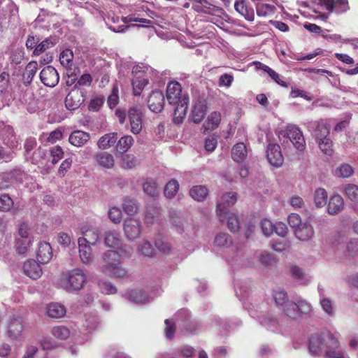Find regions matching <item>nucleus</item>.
Wrapping results in <instances>:
<instances>
[{"mask_svg":"<svg viewBox=\"0 0 358 358\" xmlns=\"http://www.w3.org/2000/svg\"><path fill=\"white\" fill-rule=\"evenodd\" d=\"M308 347L309 352L313 356H319L324 350L325 358H348L339 349L338 340L329 331L311 335Z\"/></svg>","mask_w":358,"mask_h":358,"instance_id":"nucleus-1","label":"nucleus"},{"mask_svg":"<svg viewBox=\"0 0 358 358\" xmlns=\"http://www.w3.org/2000/svg\"><path fill=\"white\" fill-rule=\"evenodd\" d=\"M133 252V248L127 245H122L118 250H108L102 257L103 264L100 271L115 278H124L127 275V271L122 266L123 260L129 258Z\"/></svg>","mask_w":358,"mask_h":358,"instance_id":"nucleus-2","label":"nucleus"},{"mask_svg":"<svg viewBox=\"0 0 358 358\" xmlns=\"http://www.w3.org/2000/svg\"><path fill=\"white\" fill-rule=\"evenodd\" d=\"M166 99L169 104L176 106L173 120L174 123L180 124L186 116L189 96L182 91V87L178 82L169 83L166 88Z\"/></svg>","mask_w":358,"mask_h":358,"instance_id":"nucleus-3","label":"nucleus"},{"mask_svg":"<svg viewBox=\"0 0 358 358\" xmlns=\"http://www.w3.org/2000/svg\"><path fill=\"white\" fill-rule=\"evenodd\" d=\"M308 130L315 138L321 151L327 155L332 154V141L329 138L330 125L325 120H311L305 124Z\"/></svg>","mask_w":358,"mask_h":358,"instance_id":"nucleus-4","label":"nucleus"},{"mask_svg":"<svg viewBox=\"0 0 358 358\" xmlns=\"http://www.w3.org/2000/svg\"><path fill=\"white\" fill-rule=\"evenodd\" d=\"M175 320L176 321H173L169 319L165 320V333L168 338L171 339L173 337L177 324L186 334H192L196 332L198 324L196 322L189 320L187 310H180L178 313Z\"/></svg>","mask_w":358,"mask_h":358,"instance_id":"nucleus-5","label":"nucleus"},{"mask_svg":"<svg viewBox=\"0 0 358 358\" xmlns=\"http://www.w3.org/2000/svg\"><path fill=\"white\" fill-rule=\"evenodd\" d=\"M64 289L68 292L80 290L86 282L83 271L76 268L63 275Z\"/></svg>","mask_w":358,"mask_h":358,"instance_id":"nucleus-6","label":"nucleus"},{"mask_svg":"<svg viewBox=\"0 0 358 358\" xmlns=\"http://www.w3.org/2000/svg\"><path fill=\"white\" fill-rule=\"evenodd\" d=\"M310 311V304L302 299L298 300L297 302H288L283 308V313L292 319H297L303 314H308Z\"/></svg>","mask_w":358,"mask_h":358,"instance_id":"nucleus-7","label":"nucleus"},{"mask_svg":"<svg viewBox=\"0 0 358 358\" xmlns=\"http://www.w3.org/2000/svg\"><path fill=\"white\" fill-rule=\"evenodd\" d=\"M237 201V194L236 192H226L222 195L217 203L216 213L221 222L225 220L228 214V209L234 206Z\"/></svg>","mask_w":358,"mask_h":358,"instance_id":"nucleus-8","label":"nucleus"},{"mask_svg":"<svg viewBox=\"0 0 358 358\" xmlns=\"http://www.w3.org/2000/svg\"><path fill=\"white\" fill-rule=\"evenodd\" d=\"M53 347L48 340H43L40 345H28L22 358H47L46 350Z\"/></svg>","mask_w":358,"mask_h":358,"instance_id":"nucleus-9","label":"nucleus"},{"mask_svg":"<svg viewBox=\"0 0 358 358\" xmlns=\"http://www.w3.org/2000/svg\"><path fill=\"white\" fill-rule=\"evenodd\" d=\"M112 20H113V24L108 23L107 24H108V28L111 31L116 32V33H121V32L124 31L127 29H128L130 27L129 25H126V24H128V23L132 22H140V23H143V24H150L152 23L151 21L149 20H147L145 18L136 17L134 15H132L122 17L121 19V20L123 22L122 24H117V23L119 22V17H117L115 19V17H113Z\"/></svg>","mask_w":358,"mask_h":358,"instance_id":"nucleus-10","label":"nucleus"},{"mask_svg":"<svg viewBox=\"0 0 358 358\" xmlns=\"http://www.w3.org/2000/svg\"><path fill=\"white\" fill-rule=\"evenodd\" d=\"M80 230L83 236L78 238V243H86L94 245L100 240L101 230L98 227L84 224Z\"/></svg>","mask_w":358,"mask_h":358,"instance_id":"nucleus-11","label":"nucleus"},{"mask_svg":"<svg viewBox=\"0 0 358 358\" xmlns=\"http://www.w3.org/2000/svg\"><path fill=\"white\" fill-rule=\"evenodd\" d=\"M127 115L129 120L130 131L138 134L143 128V113L141 108L134 106L129 109Z\"/></svg>","mask_w":358,"mask_h":358,"instance_id":"nucleus-12","label":"nucleus"},{"mask_svg":"<svg viewBox=\"0 0 358 358\" xmlns=\"http://www.w3.org/2000/svg\"><path fill=\"white\" fill-rule=\"evenodd\" d=\"M41 83L50 87L56 86L59 80V76L57 71L52 66L44 67L39 75Z\"/></svg>","mask_w":358,"mask_h":358,"instance_id":"nucleus-13","label":"nucleus"},{"mask_svg":"<svg viewBox=\"0 0 358 358\" xmlns=\"http://www.w3.org/2000/svg\"><path fill=\"white\" fill-rule=\"evenodd\" d=\"M287 137L294 146L299 150H303L306 147V142L302 131L295 125H289L286 130Z\"/></svg>","mask_w":358,"mask_h":358,"instance_id":"nucleus-14","label":"nucleus"},{"mask_svg":"<svg viewBox=\"0 0 358 358\" xmlns=\"http://www.w3.org/2000/svg\"><path fill=\"white\" fill-rule=\"evenodd\" d=\"M124 232L127 238L131 241L138 238L141 232L140 221L134 218L125 220L124 222Z\"/></svg>","mask_w":358,"mask_h":358,"instance_id":"nucleus-15","label":"nucleus"},{"mask_svg":"<svg viewBox=\"0 0 358 358\" xmlns=\"http://www.w3.org/2000/svg\"><path fill=\"white\" fill-rule=\"evenodd\" d=\"M193 10L198 13L215 15L221 9L210 3L208 0H189Z\"/></svg>","mask_w":358,"mask_h":358,"instance_id":"nucleus-16","label":"nucleus"},{"mask_svg":"<svg viewBox=\"0 0 358 358\" xmlns=\"http://www.w3.org/2000/svg\"><path fill=\"white\" fill-rule=\"evenodd\" d=\"M84 102L82 92L78 90H72L66 96L65 106L68 110H74L78 108Z\"/></svg>","mask_w":358,"mask_h":358,"instance_id":"nucleus-17","label":"nucleus"},{"mask_svg":"<svg viewBox=\"0 0 358 358\" xmlns=\"http://www.w3.org/2000/svg\"><path fill=\"white\" fill-rule=\"evenodd\" d=\"M267 159L269 163L276 167L280 166L284 161L280 147L277 144H269L267 149Z\"/></svg>","mask_w":358,"mask_h":358,"instance_id":"nucleus-18","label":"nucleus"},{"mask_svg":"<svg viewBox=\"0 0 358 358\" xmlns=\"http://www.w3.org/2000/svg\"><path fill=\"white\" fill-rule=\"evenodd\" d=\"M148 107L154 113H159L164 106V96L161 91H153L148 99Z\"/></svg>","mask_w":358,"mask_h":358,"instance_id":"nucleus-19","label":"nucleus"},{"mask_svg":"<svg viewBox=\"0 0 358 358\" xmlns=\"http://www.w3.org/2000/svg\"><path fill=\"white\" fill-rule=\"evenodd\" d=\"M345 208L343 197L338 194H334L329 198L327 213L331 215H336L342 212Z\"/></svg>","mask_w":358,"mask_h":358,"instance_id":"nucleus-20","label":"nucleus"},{"mask_svg":"<svg viewBox=\"0 0 358 358\" xmlns=\"http://www.w3.org/2000/svg\"><path fill=\"white\" fill-rule=\"evenodd\" d=\"M294 232L295 236L301 241H309L315 234L313 227L309 222H303Z\"/></svg>","mask_w":358,"mask_h":358,"instance_id":"nucleus-21","label":"nucleus"},{"mask_svg":"<svg viewBox=\"0 0 358 358\" xmlns=\"http://www.w3.org/2000/svg\"><path fill=\"white\" fill-rule=\"evenodd\" d=\"M23 271L33 280L38 279L42 275V269L39 264L34 259H29L24 263Z\"/></svg>","mask_w":358,"mask_h":358,"instance_id":"nucleus-22","label":"nucleus"},{"mask_svg":"<svg viewBox=\"0 0 358 358\" xmlns=\"http://www.w3.org/2000/svg\"><path fill=\"white\" fill-rule=\"evenodd\" d=\"M0 138L3 143L10 148H17L19 145L18 139L14 134L13 129L10 126H5L1 131Z\"/></svg>","mask_w":358,"mask_h":358,"instance_id":"nucleus-23","label":"nucleus"},{"mask_svg":"<svg viewBox=\"0 0 358 358\" xmlns=\"http://www.w3.org/2000/svg\"><path fill=\"white\" fill-rule=\"evenodd\" d=\"M90 138V135L89 133L81 130H76L70 134L69 141L72 145L79 148L85 145Z\"/></svg>","mask_w":358,"mask_h":358,"instance_id":"nucleus-24","label":"nucleus"},{"mask_svg":"<svg viewBox=\"0 0 358 358\" xmlns=\"http://www.w3.org/2000/svg\"><path fill=\"white\" fill-rule=\"evenodd\" d=\"M206 111L207 106L204 101H197L193 106L190 115L193 122L195 124L200 123L205 117Z\"/></svg>","mask_w":358,"mask_h":358,"instance_id":"nucleus-25","label":"nucleus"},{"mask_svg":"<svg viewBox=\"0 0 358 358\" xmlns=\"http://www.w3.org/2000/svg\"><path fill=\"white\" fill-rule=\"evenodd\" d=\"M195 350L188 345L182 346L178 348L171 355L160 354L157 358H191L194 355Z\"/></svg>","mask_w":358,"mask_h":358,"instance_id":"nucleus-26","label":"nucleus"},{"mask_svg":"<svg viewBox=\"0 0 358 358\" xmlns=\"http://www.w3.org/2000/svg\"><path fill=\"white\" fill-rule=\"evenodd\" d=\"M317 289L320 295V304L323 311L329 316H333L335 313L333 302L326 296L324 289L321 285L318 286Z\"/></svg>","mask_w":358,"mask_h":358,"instance_id":"nucleus-27","label":"nucleus"},{"mask_svg":"<svg viewBox=\"0 0 358 358\" xmlns=\"http://www.w3.org/2000/svg\"><path fill=\"white\" fill-rule=\"evenodd\" d=\"M52 257V250L50 245L46 242H41L38 244L37 258L40 263H48Z\"/></svg>","mask_w":358,"mask_h":358,"instance_id":"nucleus-28","label":"nucleus"},{"mask_svg":"<svg viewBox=\"0 0 358 358\" xmlns=\"http://www.w3.org/2000/svg\"><path fill=\"white\" fill-rule=\"evenodd\" d=\"M125 297L135 303H145L150 301V296L143 290L132 289L125 294Z\"/></svg>","mask_w":358,"mask_h":358,"instance_id":"nucleus-29","label":"nucleus"},{"mask_svg":"<svg viewBox=\"0 0 358 358\" xmlns=\"http://www.w3.org/2000/svg\"><path fill=\"white\" fill-rule=\"evenodd\" d=\"M79 248V255L82 262L85 264H90L94 260L91 244L86 243H78Z\"/></svg>","mask_w":358,"mask_h":358,"instance_id":"nucleus-30","label":"nucleus"},{"mask_svg":"<svg viewBox=\"0 0 358 358\" xmlns=\"http://www.w3.org/2000/svg\"><path fill=\"white\" fill-rule=\"evenodd\" d=\"M94 159L99 166L106 169H111L115 164L113 155L106 152L96 153L94 155Z\"/></svg>","mask_w":358,"mask_h":358,"instance_id":"nucleus-31","label":"nucleus"},{"mask_svg":"<svg viewBox=\"0 0 358 358\" xmlns=\"http://www.w3.org/2000/svg\"><path fill=\"white\" fill-rule=\"evenodd\" d=\"M66 313V308L59 303H51L46 307V313L52 318H61L65 315Z\"/></svg>","mask_w":358,"mask_h":358,"instance_id":"nucleus-32","label":"nucleus"},{"mask_svg":"<svg viewBox=\"0 0 358 358\" xmlns=\"http://www.w3.org/2000/svg\"><path fill=\"white\" fill-rule=\"evenodd\" d=\"M23 324L21 318L12 319L8 327V334L11 338H17L23 330Z\"/></svg>","mask_w":358,"mask_h":358,"instance_id":"nucleus-33","label":"nucleus"},{"mask_svg":"<svg viewBox=\"0 0 358 358\" xmlns=\"http://www.w3.org/2000/svg\"><path fill=\"white\" fill-rule=\"evenodd\" d=\"M235 10L244 16L245 18L249 21H252L254 19V11L251 8H248L244 0H236L234 3Z\"/></svg>","mask_w":358,"mask_h":358,"instance_id":"nucleus-34","label":"nucleus"},{"mask_svg":"<svg viewBox=\"0 0 358 358\" xmlns=\"http://www.w3.org/2000/svg\"><path fill=\"white\" fill-rule=\"evenodd\" d=\"M248 150L246 145L243 143H238L234 145L231 150L232 159L240 163L243 162L247 157Z\"/></svg>","mask_w":358,"mask_h":358,"instance_id":"nucleus-35","label":"nucleus"},{"mask_svg":"<svg viewBox=\"0 0 358 358\" xmlns=\"http://www.w3.org/2000/svg\"><path fill=\"white\" fill-rule=\"evenodd\" d=\"M161 217V209L155 206H151L147 208L144 221L147 225H151L155 221L159 220Z\"/></svg>","mask_w":358,"mask_h":358,"instance_id":"nucleus-36","label":"nucleus"},{"mask_svg":"<svg viewBox=\"0 0 358 358\" xmlns=\"http://www.w3.org/2000/svg\"><path fill=\"white\" fill-rule=\"evenodd\" d=\"M38 68V64L36 61H31L26 66L25 70L22 74L24 83L27 85L32 81L33 78L36 75Z\"/></svg>","mask_w":358,"mask_h":358,"instance_id":"nucleus-37","label":"nucleus"},{"mask_svg":"<svg viewBox=\"0 0 358 358\" xmlns=\"http://www.w3.org/2000/svg\"><path fill=\"white\" fill-rule=\"evenodd\" d=\"M220 121V113L214 111L208 116L206 121L203 124V128L205 131L214 130L219 126Z\"/></svg>","mask_w":358,"mask_h":358,"instance_id":"nucleus-38","label":"nucleus"},{"mask_svg":"<svg viewBox=\"0 0 358 358\" xmlns=\"http://www.w3.org/2000/svg\"><path fill=\"white\" fill-rule=\"evenodd\" d=\"M117 139V134L115 132L106 134L101 136L98 142L97 145L100 149L106 150L113 146Z\"/></svg>","mask_w":358,"mask_h":358,"instance_id":"nucleus-39","label":"nucleus"},{"mask_svg":"<svg viewBox=\"0 0 358 358\" xmlns=\"http://www.w3.org/2000/svg\"><path fill=\"white\" fill-rule=\"evenodd\" d=\"M120 242V234L115 230H108L104 233V243L106 246L114 248Z\"/></svg>","mask_w":358,"mask_h":358,"instance_id":"nucleus-40","label":"nucleus"},{"mask_svg":"<svg viewBox=\"0 0 358 358\" xmlns=\"http://www.w3.org/2000/svg\"><path fill=\"white\" fill-rule=\"evenodd\" d=\"M208 190L203 185L193 186L189 190L190 196L197 201H203L208 196Z\"/></svg>","mask_w":358,"mask_h":358,"instance_id":"nucleus-41","label":"nucleus"},{"mask_svg":"<svg viewBox=\"0 0 358 358\" xmlns=\"http://www.w3.org/2000/svg\"><path fill=\"white\" fill-rule=\"evenodd\" d=\"M169 213L171 225L178 233H182L183 231V220L180 216V213L171 209Z\"/></svg>","mask_w":358,"mask_h":358,"instance_id":"nucleus-42","label":"nucleus"},{"mask_svg":"<svg viewBox=\"0 0 358 358\" xmlns=\"http://www.w3.org/2000/svg\"><path fill=\"white\" fill-rule=\"evenodd\" d=\"M259 321L262 326L271 331H274L278 324L277 318L271 313L262 315Z\"/></svg>","mask_w":358,"mask_h":358,"instance_id":"nucleus-43","label":"nucleus"},{"mask_svg":"<svg viewBox=\"0 0 358 358\" xmlns=\"http://www.w3.org/2000/svg\"><path fill=\"white\" fill-rule=\"evenodd\" d=\"M327 202V192L324 188H317L314 192V203L317 208L324 207Z\"/></svg>","mask_w":358,"mask_h":358,"instance_id":"nucleus-44","label":"nucleus"},{"mask_svg":"<svg viewBox=\"0 0 358 358\" xmlns=\"http://www.w3.org/2000/svg\"><path fill=\"white\" fill-rule=\"evenodd\" d=\"M290 272L292 277L301 284H306L310 280V277L304 273L302 269L297 266H292L290 268Z\"/></svg>","mask_w":358,"mask_h":358,"instance_id":"nucleus-45","label":"nucleus"},{"mask_svg":"<svg viewBox=\"0 0 358 358\" xmlns=\"http://www.w3.org/2000/svg\"><path fill=\"white\" fill-rule=\"evenodd\" d=\"M354 173L353 168L348 164H343L337 167L334 174L336 177L347 178L352 176Z\"/></svg>","mask_w":358,"mask_h":358,"instance_id":"nucleus-46","label":"nucleus"},{"mask_svg":"<svg viewBox=\"0 0 358 358\" xmlns=\"http://www.w3.org/2000/svg\"><path fill=\"white\" fill-rule=\"evenodd\" d=\"M51 333L55 338L59 340H66L71 334L70 330L64 325L54 327Z\"/></svg>","mask_w":358,"mask_h":358,"instance_id":"nucleus-47","label":"nucleus"},{"mask_svg":"<svg viewBox=\"0 0 358 358\" xmlns=\"http://www.w3.org/2000/svg\"><path fill=\"white\" fill-rule=\"evenodd\" d=\"M143 189L146 194L152 197L159 194V187L155 180H147L143 184Z\"/></svg>","mask_w":358,"mask_h":358,"instance_id":"nucleus-48","label":"nucleus"},{"mask_svg":"<svg viewBox=\"0 0 358 358\" xmlns=\"http://www.w3.org/2000/svg\"><path fill=\"white\" fill-rule=\"evenodd\" d=\"M148 83V80L143 76H139L132 82L134 94L135 96L141 94L144 87Z\"/></svg>","mask_w":358,"mask_h":358,"instance_id":"nucleus-49","label":"nucleus"},{"mask_svg":"<svg viewBox=\"0 0 358 358\" xmlns=\"http://www.w3.org/2000/svg\"><path fill=\"white\" fill-rule=\"evenodd\" d=\"M134 138L130 135H125L120 138L117 148L122 152H127L134 144Z\"/></svg>","mask_w":358,"mask_h":358,"instance_id":"nucleus-50","label":"nucleus"},{"mask_svg":"<svg viewBox=\"0 0 358 358\" xmlns=\"http://www.w3.org/2000/svg\"><path fill=\"white\" fill-rule=\"evenodd\" d=\"M179 184L178 180H169L164 187V196L168 199H172L178 191Z\"/></svg>","mask_w":358,"mask_h":358,"instance_id":"nucleus-51","label":"nucleus"},{"mask_svg":"<svg viewBox=\"0 0 358 358\" xmlns=\"http://www.w3.org/2000/svg\"><path fill=\"white\" fill-rule=\"evenodd\" d=\"M33 238H16V250L20 254H25L31 245Z\"/></svg>","mask_w":358,"mask_h":358,"instance_id":"nucleus-52","label":"nucleus"},{"mask_svg":"<svg viewBox=\"0 0 358 358\" xmlns=\"http://www.w3.org/2000/svg\"><path fill=\"white\" fill-rule=\"evenodd\" d=\"M138 250L146 257H152L155 253V249L150 242L143 240L138 245Z\"/></svg>","mask_w":358,"mask_h":358,"instance_id":"nucleus-53","label":"nucleus"},{"mask_svg":"<svg viewBox=\"0 0 358 358\" xmlns=\"http://www.w3.org/2000/svg\"><path fill=\"white\" fill-rule=\"evenodd\" d=\"M257 13L259 16H266L274 13L275 8L268 3H258L256 5Z\"/></svg>","mask_w":358,"mask_h":358,"instance_id":"nucleus-54","label":"nucleus"},{"mask_svg":"<svg viewBox=\"0 0 358 358\" xmlns=\"http://www.w3.org/2000/svg\"><path fill=\"white\" fill-rule=\"evenodd\" d=\"M73 59V53L70 49H66L60 53L59 61L61 64L64 67L71 66Z\"/></svg>","mask_w":358,"mask_h":358,"instance_id":"nucleus-55","label":"nucleus"},{"mask_svg":"<svg viewBox=\"0 0 358 358\" xmlns=\"http://www.w3.org/2000/svg\"><path fill=\"white\" fill-rule=\"evenodd\" d=\"M226 219H227L228 229L232 232L238 231L240 228V222L237 215L232 213H228Z\"/></svg>","mask_w":358,"mask_h":358,"instance_id":"nucleus-56","label":"nucleus"},{"mask_svg":"<svg viewBox=\"0 0 358 358\" xmlns=\"http://www.w3.org/2000/svg\"><path fill=\"white\" fill-rule=\"evenodd\" d=\"M122 208L126 213L133 215L137 213L138 206L136 200L126 198L124 201Z\"/></svg>","mask_w":358,"mask_h":358,"instance_id":"nucleus-57","label":"nucleus"},{"mask_svg":"<svg viewBox=\"0 0 358 358\" xmlns=\"http://www.w3.org/2000/svg\"><path fill=\"white\" fill-rule=\"evenodd\" d=\"M55 43V40L53 41L52 38H46L45 40L43 41L41 43H39L38 45H36L34 50V54L35 55H39L40 54L45 51L47 49L54 46Z\"/></svg>","mask_w":358,"mask_h":358,"instance_id":"nucleus-58","label":"nucleus"},{"mask_svg":"<svg viewBox=\"0 0 358 358\" xmlns=\"http://www.w3.org/2000/svg\"><path fill=\"white\" fill-rule=\"evenodd\" d=\"M214 243L218 247H228L231 245V240L228 234L220 233L215 236Z\"/></svg>","mask_w":358,"mask_h":358,"instance_id":"nucleus-59","label":"nucleus"},{"mask_svg":"<svg viewBox=\"0 0 358 358\" xmlns=\"http://www.w3.org/2000/svg\"><path fill=\"white\" fill-rule=\"evenodd\" d=\"M138 164V159L133 155L126 154L122 156V166L123 168L132 169Z\"/></svg>","mask_w":358,"mask_h":358,"instance_id":"nucleus-60","label":"nucleus"},{"mask_svg":"<svg viewBox=\"0 0 358 358\" xmlns=\"http://www.w3.org/2000/svg\"><path fill=\"white\" fill-rule=\"evenodd\" d=\"M273 298L278 306H282L288 303L287 292L283 289H279L275 291Z\"/></svg>","mask_w":358,"mask_h":358,"instance_id":"nucleus-61","label":"nucleus"},{"mask_svg":"<svg viewBox=\"0 0 358 358\" xmlns=\"http://www.w3.org/2000/svg\"><path fill=\"white\" fill-rule=\"evenodd\" d=\"M345 192L348 198L355 203H358V186L355 185H348Z\"/></svg>","mask_w":358,"mask_h":358,"instance_id":"nucleus-62","label":"nucleus"},{"mask_svg":"<svg viewBox=\"0 0 358 358\" xmlns=\"http://www.w3.org/2000/svg\"><path fill=\"white\" fill-rule=\"evenodd\" d=\"M13 206V201L8 194H2L0 196V211L7 212Z\"/></svg>","mask_w":358,"mask_h":358,"instance_id":"nucleus-63","label":"nucleus"},{"mask_svg":"<svg viewBox=\"0 0 358 358\" xmlns=\"http://www.w3.org/2000/svg\"><path fill=\"white\" fill-rule=\"evenodd\" d=\"M346 250L348 255L354 257L358 255V238L351 239L346 246Z\"/></svg>","mask_w":358,"mask_h":358,"instance_id":"nucleus-64","label":"nucleus"}]
</instances>
